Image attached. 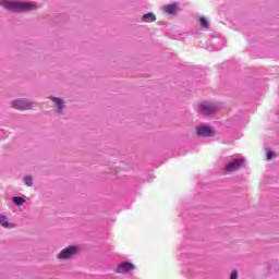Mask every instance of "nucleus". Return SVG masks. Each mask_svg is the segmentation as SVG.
<instances>
[{
  "instance_id": "6",
  "label": "nucleus",
  "mask_w": 279,
  "mask_h": 279,
  "mask_svg": "<svg viewBox=\"0 0 279 279\" xmlns=\"http://www.w3.org/2000/svg\"><path fill=\"white\" fill-rule=\"evenodd\" d=\"M12 106L16 110H29V108H32V102L27 99H17L12 102Z\"/></svg>"
},
{
  "instance_id": "14",
  "label": "nucleus",
  "mask_w": 279,
  "mask_h": 279,
  "mask_svg": "<svg viewBox=\"0 0 279 279\" xmlns=\"http://www.w3.org/2000/svg\"><path fill=\"white\" fill-rule=\"evenodd\" d=\"M199 23L202 27H208V21H206V17H201Z\"/></svg>"
},
{
  "instance_id": "9",
  "label": "nucleus",
  "mask_w": 279,
  "mask_h": 279,
  "mask_svg": "<svg viewBox=\"0 0 279 279\" xmlns=\"http://www.w3.org/2000/svg\"><path fill=\"white\" fill-rule=\"evenodd\" d=\"M51 101L58 106V112H62L64 110V100L58 97H50Z\"/></svg>"
},
{
  "instance_id": "5",
  "label": "nucleus",
  "mask_w": 279,
  "mask_h": 279,
  "mask_svg": "<svg viewBox=\"0 0 279 279\" xmlns=\"http://www.w3.org/2000/svg\"><path fill=\"white\" fill-rule=\"evenodd\" d=\"M134 269H136V266L132 263H120L116 268V274H130Z\"/></svg>"
},
{
  "instance_id": "4",
  "label": "nucleus",
  "mask_w": 279,
  "mask_h": 279,
  "mask_svg": "<svg viewBox=\"0 0 279 279\" xmlns=\"http://www.w3.org/2000/svg\"><path fill=\"white\" fill-rule=\"evenodd\" d=\"M244 162L245 159H233L232 161L226 165L225 171H227V173L239 171L241 169V166L244 165Z\"/></svg>"
},
{
  "instance_id": "2",
  "label": "nucleus",
  "mask_w": 279,
  "mask_h": 279,
  "mask_svg": "<svg viewBox=\"0 0 279 279\" xmlns=\"http://www.w3.org/2000/svg\"><path fill=\"white\" fill-rule=\"evenodd\" d=\"M219 110H221V104L213 105L208 102H202L199 105V112L205 117H210V114H215V112H219Z\"/></svg>"
},
{
  "instance_id": "10",
  "label": "nucleus",
  "mask_w": 279,
  "mask_h": 279,
  "mask_svg": "<svg viewBox=\"0 0 279 279\" xmlns=\"http://www.w3.org/2000/svg\"><path fill=\"white\" fill-rule=\"evenodd\" d=\"M0 225L2 228H15L14 223L8 221V217L0 215Z\"/></svg>"
},
{
  "instance_id": "12",
  "label": "nucleus",
  "mask_w": 279,
  "mask_h": 279,
  "mask_svg": "<svg viewBox=\"0 0 279 279\" xmlns=\"http://www.w3.org/2000/svg\"><path fill=\"white\" fill-rule=\"evenodd\" d=\"M13 202L16 206H23V204H25V198L15 196L13 197Z\"/></svg>"
},
{
  "instance_id": "13",
  "label": "nucleus",
  "mask_w": 279,
  "mask_h": 279,
  "mask_svg": "<svg viewBox=\"0 0 279 279\" xmlns=\"http://www.w3.org/2000/svg\"><path fill=\"white\" fill-rule=\"evenodd\" d=\"M274 158H278V155L276 154V151L269 150V151L267 153V160H268V161H269V160H274Z\"/></svg>"
},
{
  "instance_id": "16",
  "label": "nucleus",
  "mask_w": 279,
  "mask_h": 279,
  "mask_svg": "<svg viewBox=\"0 0 279 279\" xmlns=\"http://www.w3.org/2000/svg\"><path fill=\"white\" fill-rule=\"evenodd\" d=\"M239 278V272L236 270H233L230 275V279H238Z\"/></svg>"
},
{
  "instance_id": "15",
  "label": "nucleus",
  "mask_w": 279,
  "mask_h": 279,
  "mask_svg": "<svg viewBox=\"0 0 279 279\" xmlns=\"http://www.w3.org/2000/svg\"><path fill=\"white\" fill-rule=\"evenodd\" d=\"M24 182H25L26 186H32V184H33L32 177H25Z\"/></svg>"
},
{
  "instance_id": "11",
  "label": "nucleus",
  "mask_w": 279,
  "mask_h": 279,
  "mask_svg": "<svg viewBox=\"0 0 279 279\" xmlns=\"http://www.w3.org/2000/svg\"><path fill=\"white\" fill-rule=\"evenodd\" d=\"M143 21H149L150 23H154L156 21V15L153 12L146 13L142 17Z\"/></svg>"
},
{
  "instance_id": "7",
  "label": "nucleus",
  "mask_w": 279,
  "mask_h": 279,
  "mask_svg": "<svg viewBox=\"0 0 279 279\" xmlns=\"http://www.w3.org/2000/svg\"><path fill=\"white\" fill-rule=\"evenodd\" d=\"M197 136H215V130H213L210 126H199L196 129Z\"/></svg>"
},
{
  "instance_id": "8",
  "label": "nucleus",
  "mask_w": 279,
  "mask_h": 279,
  "mask_svg": "<svg viewBox=\"0 0 279 279\" xmlns=\"http://www.w3.org/2000/svg\"><path fill=\"white\" fill-rule=\"evenodd\" d=\"M179 11H180V9L178 8V4H175V3L165 7L166 14H172L173 16H175V14H178Z\"/></svg>"
},
{
  "instance_id": "1",
  "label": "nucleus",
  "mask_w": 279,
  "mask_h": 279,
  "mask_svg": "<svg viewBox=\"0 0 279 279\" xmlns=\"http://www.w3.org/2000/svg\"><path fill=\"white\" fill-rule=\"evenodd\" d=\"M1 5L5 10H11V12H29V10H36V3L34 2H21L16 0H3Z\"/></svg>"
},
{
  "instance_id": "3",
  "label": "nucleus",
  "mask_w": 279,
  "mask_h": 279,
  "mask_svg": "<svg viewBox=\"0 0 279 279\" xmlns=\"http://www.w3.org/2000/svg\"><path fill=\"white\" fill-rule=\"evenodd\" d=\"M76 254H80V247L78 246H69L63 248L58 255L57 258L60 260H69V258H73V256H76Z\"/></svg>"
}]
</instances>
